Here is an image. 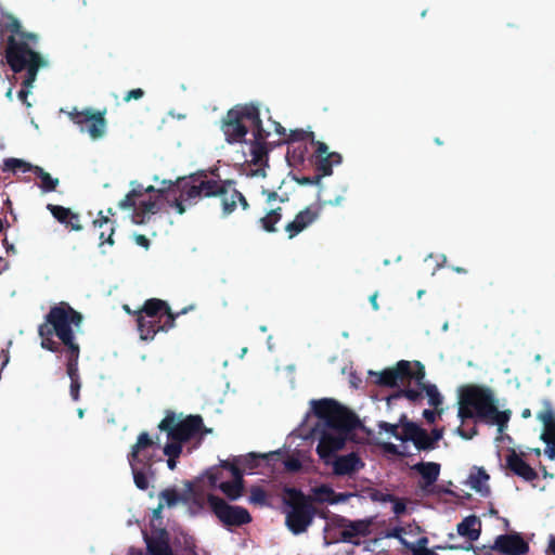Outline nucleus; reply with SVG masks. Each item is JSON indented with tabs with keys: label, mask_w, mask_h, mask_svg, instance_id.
Returning a JSON list of instances; mask_svg holds the SVG:
<instances>
[{
	"label": "nucleus",
	"mask_w": 555,
	"mask_h": 555,
	"mask_svg": "<svg viewBox=\"0 0 555 555\" xmlns=\"http://www.w3.org/2000/svg\"><path fill=\"white\" fill-rule=\"evenodd\" d=\"M249 127L253 129L254 140L253 143L266 144V141L269 137V132L263 128L262 120L260 118V112L258 111V121L250 120Z\"/></svg>",
	"instance_id": "38"
},
{
	"label": "nucleus",
	"mask_w": 555,
	"mask_h": 555,
	"mask_svg": "<svg viewBox=\"0 0 555 555\" xmlns=\"http://www.w3.org/2000/svg\"><path fill=\"white\" fill-rule=\"evenodd\" d=\"M8 20L4 28L12 36L7 39L4 57L11 70L15 74L26 72L23 79L25 87H30L37 79L38 70L46 65V61L31 46L38 43V35L22 30L20 21L12 14H3Z\"/></svg>",
	"instance_id": "1"
},
{
	"label": "nucleus",
	"mask_w": 555,
	"mask_h": 555,
	"mask_svg": "<svg viewBox=\"0 0 555 555\" xmlns=\"http://www.w3.org/2000/svg\"><path fill=\"white\" fill-rule=\"evenodd\" d=\"M149 440L145 436H142L139 442H135L131 451L128 454V462L132 470L133 481L140 490H146L149 488V476H153L152 468H145L144 466L138 465V456L141 449L149 446Z\"/></svg>",
	"instance_id": "14"
},
{
	"label": "nucleus",
	"mask_w": 555,
	"mask_h": 555,
	"mask_svg": "<svg viewBox=\"0 0 555 555\" xmlns=\"http://www.w3.org/2000/svg\"><path fill=\"white\" fill-rule=\"evenodd\" d=\"M144 96V90L141 88L130 90L124 98L125 102H129L131 100H140Z\"/></svg>",
	"instance_id": "59"
},
{
	"label": "nucleus",
	"mask_w": 555,
	"mask_h": 555,
	"mask_svg": "<svg viewBox=\"0 0 555 555\" xmlns=\"http://www.w3.org/2000/svg\"><path fill=\"white\" fill-rule=\"evenodd\" d=\"M401 428H403V439L411 441L417 451L429 452L435 450V446L429 437V433L414 422L408 421L405 415L400 417Z\"/></svg>",
	"instance_id": "13"
},
{
	"label": "nucleus",
	"mask_w": 555,
	"mask_h": 555,
	"mask_svg": "<svg viewBox=\"0 0 555 555\" xmlns=\"http://www.w3.org/2000/svg\"><path fill=\"white\" fill-rule=\"evenodd\" d=\"M185 494H180L173 488H167L159 493L160 502L166 504L168 507L177 505L180 501L186 502L190 496L194 493V483L192 481H185Z\"/></svg>",
	"instance_id": "26"
},
{
	"label": "nucleus",
	"mask_w": 555,
	"mask_h": 555,
	"mask_svg": "<svg viewBox=\"0 0 555 555\" xmlns=\"http://www.w3.org/2000/svg\"><path fill=\"white\" fill-rule=\"evenodd\" d=\"M335 524L337 527L344 528L340 538L337 541L352 543L359 545L360 541H356L358 535L365 537L370 533V522L365 520H349L343 516H337Z\"/></svg>",
	"instance_id": "17"
},
{
	"label": "nucleus",
	"mask_w": 555,
	"mask_h": 555,
	"mask_svg": "<svg viewBox=\"0 0 555 555\" xmlns=\"http://www.w3.org/2000/svg\"><path fill=\"white\" fill-rule=\"evenodd\" d=\"M391 503H393V506H392V511L396 515H401L403 513H405L406 511V505L403 501L399 500L397 496H396V500L392 501Z\"/></svg>",
	"instance_id": "61"
},
{
	"label": "nucleus",
	"mask_w": 555,
	"mask_h": 555,
	"mask_svg": "<svg viewBox=\"0 0 555 555\" xmlns=\"http://www.w3.org/2000/svg\"><path fill=\"white\" fill-rule=\"evenodd\" d=\"M382 449L385 453L399 456V457H406L409 455L408 452L400 450V448L391 442H385L382 444Z\"/></svg>",
	"instance_id": "50"
},
{
	"label": "nucleus",
	"mask_w": 555,
	"mask_h": 555,
	"mask_svg": "<svg viewBox=\"0 0 555 555\" xmlns=\"http://www.w3.org/2000/svg\"><path fill=\"white\" fill-rule=\"evenodd\" d=\"M209 197H218L221 202L224 215L233 212L237 205V198H241V192L234 188L231 180H211V190L208 191Z\"/></svg>",
	"instance_id": "12"
},
{
	"label": "nucleus",
	"mask_w": 555,
	"mask_h": 555,
	"mask_svg": "<svg viewBox=\"0 0 555 555\" xmlns=\"http://www.w3.org/2000/svg\"><path fill=\"white\" fill-rule=\"evenodd\" d=\"M44 320L38 327L43 349L59 353L62 348L79 345L75 330L80 328L83 317L68 302L61 301L51 307Z\"/></svg>",
	"instance_id": "3"
},
{
	"label": "nucleus",
	"mask_w": 555,
	"mask_h": 555,
	"mask_svg": "<svg viewBox=\"0 0 555 555\" xmlns=\"http://www.w3.org/2000/svg\"><path fill=\"white\" fill-rule=\"evenodd\" d=\"M314 415L322 420L327 428L338 430V434L324 431L317 446V453L321 460L328 463L334 453L344 448L346 434L356 429L359 424L357 414L334 399H320L312 401Z\"/></svg>",
	"instance_id": "2"
},
{
	"label": "nucleus",
	"mask_w": 555,
	"mask_h": 555,
	"mask_svg": "<svg viewBox=\"0 0 555 555\" xmlns=\"http://www.w3.org/2000/svg\"><path fill=\"white\" fill-rule=\"evenodd\" d=\"M258 121V106L254 103L236 104L220 121V129L229 144L246 142L249 121Z\"/></svg>",
	"instance_id": "9"
},
{
	"label": "nucleus",
	"mask_w": 555,
	"mask_h": 555,
	"mask_svg": "<svg viewBox=\"0 0 555 555\" xmlns=\"http://www.w3.org/2000/svg\"><path fill=\"white\" fill-rule=\"evenodd\" d=\"M211 180L207 177L204 179L177 178L176 181L163 180L158 191L171 208L176 209L179 215H183L188 206L196 204L202 197H209Z\"/></svg>",
	"instance_id": "6"
},
{
	"label": "nucleus",
	"mask_w": 555,
	"mask_h": 555,
	"mask_svg": "<svg viewBox=\"0 0 555 555\" xmlns=\"http://www.w3.org/2000/svg\"><path fill=\"white\" fill-rule=\"evenodd\" d=\"M322 206L314 204L300 210L293 221L285 225V231L289 238H294L310 224H312L321 215Z\"/></svg>",
	"instance_id": "16"
},
{
	"label": "nucleus",
	"mask_w": 555,
	"mask_h": 555,
	"mask_svg": "<svg viewBox=\"0 0 555 555\" xmlns=\"http://www.w3.org/2000/svg\"><path fill=\"white\" fill-rule=\"evenodd\" d=\"M307 151L306 146L298 147H288L287 150V159L294 160V163L301 164L305 160V153Z\"/></svg>",
	"instance_id": "48"
},
{
	"label": "nucleus",
	"mask_w": 555,
	"mask_h": 555,
	"mask_svg": "<svg viewBox=\"0 0 555 555\" xmlns=\"http://www.w3.org/2000/svg\"><path fill=\"white\" fill-rule=\"evenodd\" d=\"M36 166L37 165H33L23 159L12 157V158L4 159L2 170L3 171H12L13 173H16L17 171L34 172V168H36Z\"/></svg>",
	"instance_id": "36"
},
{
	"label": "nucleus",
	"mask_w": 555,
	"mask_h": 555,
	"mask_svg": "<svg viewBox=\"0 0 555 555\" xmlns=\"http://www.w3.org/2000/svg\"><path fill=\"white\" fill-rule=\"evenodd\" d=\"M415 365H416V371L413 372L412 371V367L410 366V375L406 376V380L408 379H415L416 384L418 387H422L423 388V385H426L424 383V378H425V367L424 365L421 363V362H415Z\"/></svg>",
	"instance_id": "47"
},
{
	"label": "nucleus",
	"mask_w": 555,
	"mask_h": 555,
	"mask_svg": "<svg viewBox=\"0 0 555 555\" xmlns=\"http://www.w3.org/2000/svg\"><path fill=\"white\" fill-rule=\"evenodd\" d=\"M315 169L318 171L317 176L325 177L331 176L333 172V165L331 160L326 156L317 157L315 158Z\"/></svg>",
	"instance_id": "44"
},
{
	"label": "nucleus",
	"mask_w": 555,
	"mask_h": 555,
	"mask_svg": "<svg viewBox=\"0 0 555 555\" xmlns=\"http://www.w3.org/2000/svg\"><path fill=\"white\" fill-rule=\"evenodd\" d=\"M305 141H313V132L306 131L304 129H295L291 130L289 134L287 135V139L285 140V143L293 144L301 143Z\"/></svg>",
	"instance_id": "42"
},
{
	"label": "nucleus",
	"mask_w": 555,
	"mask_h": 555,
	"mask_svg": "<svg viewBox=\"0 0 555 555\" xmlns=\"http://www.w3.org/2000/svg\"><path fill=\"white\" fill-rule=\"evenodd\" d=\"M440 464L436 462H420L412 466V469L421 475L420 488L429 492V488L438 480L440 475Z\"/></svg>",
	"instance_id": "22"
},
{
	"label": "nucleus",
	"mask_w": 555,
	"mask_h": 555,
	"mask_svg": "<svg viewBox=\"0 0 555 555\" xmlns=\"http://www.w3.org/2000/svg\"><path fill=\"white\" fill-rule=\"evenodd\" d=\"M250 504L255 505H264L267 503V492L263 488L259 486H253L250 488V494L248 499Z\"/></svg>",
	"instance_id": "43"
},
{
	"label": "nucleus",
	"mask_w": 555,
	"mask_h": 555,
	"mask_svg": "<svg viewBox=\"0 0 555 555\" xmlns=\"http://www.w3.org/2000/svg\"><path fill=\"white\" fill-rule=\"evenodd\" d=\"M164 454L168 456L167 465L170 470H173L177 466V459L182 453L181 446H178L176 443H166L164 449Z\"/></svg>",
	"instance_id": "39"
},
{
	"label": "nucleus",
	"mask_w": 555,
	"mask_h": 555,
	"mask_svg": "<svg viewBox=\"0 0 555 555\" xmlns=\"http://www.w3.org/2000/svg\"><path fill=\"white\" fill-rule=\"evenodd\" d=\"M358 454L351 452L347 455L337 456L333 462V473L337 476L351 475L363 467Z\"/></svg>",
	"instance_id": "23"
},
{
	"label": "nucleus",
	"mask_w": 555,
	"mask_h": 555,
	"mask_svg": "<svg viewBox=\"0 0 555 555\" xmlns=\"http://www.w3.org/2000/svg\"><path fill=\"white\" fill-rule=\"evenodd\" d=\"M367 493H369L370 499L373 502L387 503V502H392L396 500V496L393 494L385 493V492H383L378 489H374V488L369 489Z\"/></svg>",
	"instance_id": "46"
},
{
	"label": "nucleus",
	"mask_w": 555,
	"mask_h": 555,
	"mask_svg": "<svg viewBox=\"0 0 555 555\" xmlns=\"http://www.w3.org/2000/svg\"><path fill=\"white\" fill-rule=\"evenodd\" d=\"M404 397L412 403H418L423 399V390L422 387L420 389H412V388H404L399 389L395 395L390 396L388 400L390 399H397Z\"/></svg>",
	"instance_id": "40"
},
{
	"label": "nucleus",
	"mask_w": 555,
	"mask_h": 555,
	"mask_svg": "<svg viewBox=\"0 0 555 555\" xmlns=\"http://www.w3.org/2000/svg\"><path fill=\"white\" fill-rule=\"evenodd\" d=\"M219 472H209L207 474L209 483L211 487L219 488L222 493L231 501H236L243 495L244 492V478H233L232 481H222L218 483V480L220 478Z\"/></svg>",
	"instance_id": "19"
},
{
	"label": "nucleus",
	"mask_w": 555,
	"mask_h": 555,
	"mask_svg": "<svg viewBox=\"0 0 555 555\" xmlns=\"http://www.w3.org/2000/svg\"><path fill=\"white\" fill-rule=\"evenodd\" d=\"M237 459L234 460V462H229V461H222L221 462V467L225 468V469H229L233 476V478H243L244 474H243V469L237 465L238 463L236 462Z\"/></svg>",
	"instance_id": "51"
},
{
	"label": "nucleus",
	"mask_w": 555,
	"mask_h": 555,
	"mask_svg": "<svg viewBox=\"0 0 555 555\" xmlns=\"http://www.w3.org/2000/svg\"><path fill=\"white\" fill-rule=\"evenodd\" d=\"M542 440L555 441V423L544 427V433L541 436Z\"/></svg>",
	"instance_id": "60"
},
{
	"label": "nucleus",
	"mask_w": 555,
	"mask_h": 555,
	"mask_svg": "<svg viewBox=\"0 0 555 555\" xmlns=\"http://www.w3.org/2000/svg\"><path fill=\"white\" fill-rule=\"evenodd\" d=\"M298 184L300 185H313L319 184L321 181V176H311V177H301V178H295Z\"/></svg>",
	"instance_id": "57"
},
{
	"label": "nucleus",
	"mask_w": 555,
	"mask_h": 555,
	"mask_svg": "<svg viewBox=\"0 0 555 555\" xmlns=\"http://www.w3.org/2000/svg\"><path fill=\"white\" fill-rule=\"evenodd\" d=\"M310 142L313 146H315V152H314L315 158L326 156V154L328 153V146L324 142L317 141L314 138H313V141H310Z\"/></svg>",
	"instance_id": "55"
},
{
	"label": "nucleus",
	"mask_w": 555,
	"mask_h": 555,
	"mask_svg": "<svg viewBox=\"0 0 555 555\" xmlns=\"http://www.w3.org/2000/svg\"><path fill=\"white\" fill-rule=\"evenodd\" d=\"M545 443L547 444L545 453L551 460L555 459V441H548L547 439H545Z\"/></svg>",
	"instance_id": "64"
},
{
	"label": "nucleus",
	"mask_w": 555,
	"mask_h": 555,
	"mask_svg": "<svg viewBox=\"0 0 555 555\" xmlns=\"http://www.w3.org/2000/svg\"><path fill=\"white\" fill-rule=\"evenodd\" d=\"M132 190L119 202V208L127 210L134 207L137 199L142 198L145 194L144 186L135 181L131 182Z\"/></svg>",
	"instance_id": "34"
},
{
	"label": "nucleus",
	"mask_w": 555,
	"mask_h": 555,
	"mask_svg": "<svg viewBox=\"0 0 555 555\" xmlns=\"http://www.w3.org/2000/svg\"><path fill=\"white\" fill-rule=\"evenodd\" d=\"M142 436H145L150 443L147 447L141 449L138 456V465L144 466L145 468H152L154 463L162 461L160 457H156V451L158 450L159 446L154 439L150 437L146 431L139 434L137 442H139Z\"/></svg>",
	"instance_id": "25"
},
{
	"label": "nucleus",
	"mask_w": 555,
	"mask_h": 555,
	"mask_svg": "<svg viewBox=\"0 0 555 555\" xmlns=\"http://www.w3.org/2000/svg\"><path fill=\"white\" fill-rule=\"evenodd\" d=\"M133 209L132 212V221L135 224L145 223L152 215H155L159 210V205L157 199H137V204L134 207H130Z\"/></svg>",
	"instance_id": "24"
},
{
	"label": "nucleus",
	"mask_w": 555,
	"mask_h": 555,
	"mask_svg": "<svg viewBox=\"0 0 555 555\" xmlns=\"http://www.w3.org/2000/svg\"><path fill=\"white\" fill-rule=\"evenodd\" d=\"M442 436H443V429L442 428H434L429 433V437H430L435 448H437L438 441L442 438Z\"/></svg>",
	"instance_id": "62"
},
{
	"label": "nucleus",
	"mask_w": 555,
	"mask_h": 555,
	"mask_svg": "<svg viewBox=\"0 0 555 555\" xmlns=\"http://www.w3.org/2000/svg\"><path fill=\"white\" fill-rule=\"evenodd\" d=\"M207 503L214 515L225 527H241L253 520L249 512L245 507L230 505L223 499L215 494L207 495Z\"/></svg>",
	"instance_id": "10"
},
{
	"label": "nucleus",
	"mask_w": 555,
	"mask_h": 555,
	"mask_svg": "<svg viewBox=\"0 0 555 555\" xmlns=\"http://www.w3.org/2000/svg\"><path fill=\"white\" fill-rule=\"evenodd\" d=\"M276 454H280L279 451L276 452H271V453H268V454H257V453H248L244 456H241L236 460V462L246 470H249L250 473L256 469L257 467H259L260 465V461L264 460V459H268L270 456H273V455H276Z\"/></svg>",
	"instance_id": "33"
},
{
	"label": "nucleus",
	"mask_w": 555,
	"mask_h": 555,
	"mask_svg": "<svg viewBox=\"0 0 555 555\" xmlns=\"http://www.w3.org/2000/svg\"><path fill=\"white\" fill-rule=\"evenodd\" d=\"M93 225L98 228H104L99 235L100 244L99 246L102 248L105 244L109 246L114 245L113 235L115 233V228L113 227V222L108 217L103 216V212H99V217L93 221Z\"/></svg>",
	"instance_id": "29"
},
{
	"label": "nucleus",
	"mask_w": 555,
	"mask_h": 555,
	"mask_svg": "<svg viewBox=\"0 0 555 555\" xmlns=\"http://www.w3.org/2000/svg\"><path fill=\"white\" fill-rule=\"evenodd\" d=\"M456 433L459 436H461L463 439L469 440L474 438L478 434V429L476 426L472 427L469 430L464 429L463 427H457Z\"/></svg>",
	"instance_id": "58"
},
{
	"label": "nucleus",
	"mask_w": 555,
	"mask_h": 555,
	"mask_svg": "<svg viewBox=\"0 0 555 555\" xmlns=\"http://www.w3.org/2000/svg\"><path fill=\"white\" fill-rule=\"evenodd\" d=\"M47 209L51 212L55 220L65 225L66 229H69L70 231L82 230L79 214L74 212L70 208L61 205L48 204Z\"/></svg>",
	"instance_id": "21"
},
{
	"label": "nucleus",
	"mask_w": 555,
	"mask_h": 555,
	"mask_svg": "<svg viewBox=\"0 0 555 555\" xmlns=\"http://www.w3.org/2000/svg\"><path fill=\"white\" fill-rule=\"evenodd\" d=\"M284 493L287 506L285 524L292 533L301 534L312 525L317 514L313 500L297 488H285Z\"/></svg>",
	"instance_id": "7"
},
{
	"label": "nucleus",
	"mask_w": 555,
	"mask_h": 555,
	"mask_svg": "<svg viewBox=\"0 0 555 555\" xmlns=\"http://www.w3.org/2000/svg\"><path fill=\"white\" fill-rule=\"evenodd\" d=\"M61 353L64 354L66 360V374L70 380L80 379L79 375V357H80V346H73L67 348H62Z\"/></svg>",
	"instance_id": "27"
},
{
	"label": "nucleus",
	"mask_w": 555,
	"mask_h": 555,
	"mask_svg": "<svg viewBox=\"0 0 555 555\" xmlns=\"http://www.w3.org/2000/svg\"><path fill=\"white\" fill-rule=\"evenodd\" d=\"M505 462L506 467L524 480L533 481L538 478V473L515 450H509Z\"/></svg>",
	"instance_id": "20"
},
{
	"label": "nucleus",
	"mask_w": 555,
	"mask_h": 555,
	"mask_svg": "<svg viewBox=\"0 0 555 555\" xmlns=\"http://www.w3.org/2000/svg\"><path fill=\"white\" fill-rule=\"evenodd\" d=\"M105 111L94 112L92 108L78 111L74 108L69 113L70 120L80 126L81 131H87L92 139L104 135L106 129Z\"/></svg>",
	"instance_id": "11"
},
{
	"label": "nucleus",
	"mask_w": 555,
	"mask_h": 555,
	"mask_svg": "<svg viewBox=\"0 0 555 555\" xmlns=\"http://www.w3.org/2000/svg\"><path fill=\"white\" fill-rule=\"evenodd\" d=\"M545 409L538 414V418L543 423L544 427L551 424H555V414L548 402L545 404Z\"/></svg>",
	"instance_id": "49"
},
{
	"label": "nucleus",
	"mask_w": 555,
	"mask_h": 555,
	"mask_svg": "<svg viewBox=\"0 0 555 555\" xmlns=\"http://www.w3.org/2000/svg\"><path fill=\"white\" fill-rule=\"evenodd\" d=\"M491 548L505 555H524L529 545L519 533H511L496 537Z\"/></svg>",
	"instance_id": "18"
},
{
	"label": "nucleus",
	"mask_w": 555,
	"mask_h": 555,
	"mask_svg": "<svg viewBox=\"0 0 555 555\" xmlns=\"http://www.w3.org/2000/svg\"><path fill=\"white\" fill-rule=\"evenodd\" d=\"M146 546L151 555H173L168 540L163 535L146 539Z\"/></svg>",
	"instance_id": "31"
},
{
	"label": "nucleus",
	"mask_w": 555,
	"mask_h": 555,
	"mask_svg": "<svg viewBox=\"0 0 555 555\" xmlns=\"http://www.w3.org/2000/svg\"><path fill=\"white\" fill-rule=\"evenodd\" d=\"M489 478V475L483 468H477V470L469 476V485L476 492L487 496L490 494V488L487 485Z\"/></svg>",
	"instance_id": "30"
},
{
	"label": "nucleus",
	"mask_w": 555,
	"mask_h": 555,
	"mask_svg": "<svg viewBox=\"0 0 555 555\" xmlns=\"http://www.w3.org/2000/svg\"><path fill=\"white\" fill-rule=\"evenodd\" d=\"M193 306L173 312L167 301L159 298H150L142 307L133 311L137 330L142 340H153L157 333H167L176 325L178 317L192 310Z\"/></svg>",
	"instance_id": "5"
},
{
	"label": "nucleus",
	"mask_w": 555,
	"mask_h": 555,
	"mask_svg": "<svg viewBox=\"0 0 555 555\" xmlns=\"http://www.w3.org/2000/svg\"><path fill=\"white\" fill-rule=\"evenodd\" d=\"M284 467L288 473H298L301 469L302 464L298 457L288 456L284 461Z\"/></svg>",
	"instance_id": "52"
},
{
	"label": "nucleus",
	"mask_w": 555,
	"mask_h": 555,
	"mask_svg": "<svg viewBox=\"0 0 555 555\" xmlns=\"http://www.w3.org/2000/svg\"><path fill=\"white\" fill-rule=\"evenodd\" d=\"M370 375L376 377L374 382L380 387H396L399 382L403 383L406 380V376L410 375V362L401 360L396 366L385 369L382 372L370 371Z\"/></svg>",
	"instance_id": "15"
},
{
	"label": "nucleus",
	"mask_w": 555,
	"mask_h": 555,
	"mask_svg": "<svg viewBox=\"0 0 555 555\" xmlns=\"http://www.w3.org/2000/svg\"><path fill=\"white\" fill-rule=\"evenodd\" d=\"M34 173L40 180L39 188L46 192H54L60 183L57 178H53L49 172H47L42 167L36 166L34 168Z\"/></svg>",
	"instance_id": "32"
},
{
	"label": "nucleus",
	"mask_w": 555,
	"mask_h": 555,
	"mask_svg": "<svg viewBox=\"0 0 555 555\" xmlns=\"http://www.w3.org/2000/svg\"><path fill=\"white\" fill-rule=\"evenodd\" d=\"M481 532V522L475 515L465 517L457 525V533L468 539V541H476Z\"/></svg>",
	"instance_id": "28"
},
{
	"label": "nucleus",
	"mask_w": 555,
	"mask_h": 555,
	"mask_svg": "<svg viewBox=\"0 0 555 555\" xmlns=\"http://www.w3.org/2000/svg\"><path fill=\"white\" fill-rule=\"evenodd\" d=\"M511 414L509 410L499 411L494 393L488 387L466 385L460 390L457 416L462 422L474 418L496 425L502 434L507 428Z\"/></svg>",
	"instance_id": "4"
},
{
	"label": "nucleus",
	"mask_w": 555,
	"mask_h": 555,
	"mask_svg": "<svg viewBox=\"0 0 555 555\" xmlns=\"http://www.w3.org/2000/svg\"><path fill=\"white\" fill-rule=\"evenodd\" d=\"M313 492L317 496V501L318 498H332L333 495H335V491L326 485H322L320 487L314 488Z\"/></svg>",
	"instance_id": "54"
},
{
	"label": "nucleus",
	"mask_w": 555,
	"mask_h": 555,
	"mask_svg": "<svg viewBox=\"0 0 555 555\" xmlns=\"http://www.w3.org/2000/svg\"><path fill=\"white\" fill-rule=\"evenodd\" d=\"M282 219V208L278 207L274 209H271L267 212V215L262 218H260L259 222L261 224V228L266 232H275V224L280 222Z\"/></svg>",
	"instance_id": "35"
},
{
	"label": "nucleus",
	"mask_w": 555,
	"mask_h": 555,
	"mask_svg": "<svg viewBox=\"0 0 555 555\" xmlns=\"http://www.w3.org/2000/svg\"><path fill=\"white\" fill-rule=\"evenodd\" d=\"M158 429L167 434L168 443L181 446L199 436L211 433V429L205 427L201 415H188L180 420L175 412L167 411L165 417L158 424Z\"/></svg>",
	"instance_id": "8"
},
{
	"label": "nucleus",
	"mask_w": 555,
	"mask_h": 555,
	"mask_svg": "<svg viewBox=\"0 0 555 555\" xmlns=\"http://www.w3.org/2000/svg\"><path fill=\"white\" fill-rule=\"evenodd\" d=\"M250 163L255 166L268 164V149L266 144L250 142Z\"/></svg>",
	"instance_id": "37"
},
{
	"label": "nucleus",
	"mask_w": 555,
	"mask_h": 555,
	"mask_svg": "<svg viewBox=\"0 0 555 555\" xmlns=\"http://www.w3.org/2000/svg\"><path fill=\"white\" fill-rule=\"evenodd\" d=\"M134 241L141 247H144V248L150 247V240L143 234L135 235Z\"/></svg>",
	"instance_id": "63"
},
{
	"label": "nucleus",
	"mask_w": 555,
	"mask_h": 555,
	"mask_svg": "<svg viewBox=\"0 0 555 555\" xmlns=\"http://www.w3.org/2000/svg\"><path fill=\"white\" fill-rule=\"evenodd\" d=\"M80 388H81L80 379L70 380L69 393H70V397H72V399L74 401H78L79 400Z\"/></svg>",
	"instance_id": "56"
},
{
	"label": "nucleus",
	"mask_w": 555,
	"mask_h": 555,
	"mask_svg": "<svg viewBox=\"0 0 555 555\" xmlns=\"http://www.w3.org/2000/svg\"><path fill=\"white\" fill-rule=\"evenodd\" d=\"M399 426H401V423H399V424H390V423L385 422V421H380L377 424V427L379 429L385 430L386 433L390 434L396 439H398V440H400L402 442H405V440L403 439V430L401 433L398 431Z\"/></svg>",
	"instance_id": "45"
},
{
	"label": "nucleus",
	"mask_w": 555,
	"mask_h": 555,
	"mask_svg": "<svg viewBox=\"0 0 555 555\" xmlns=\"http://www.w3.org/2000/svg\"><path fill=\"white\" fill-rule=\"evenodd\" d=\"M422 390L426 392L429 405L434 406L435 409H438L442 404V396L440 395L436 385H423Z\"/></svg>",
	"instance_id": "41"
},
{
	"label": "nucleus",
	"mask_w": 555,
	"mask_h": 555,
	"mask_svg": "<svg viewBox=\"0 0 555 555\" xmlns=\"http://www.w3.org/2000/svg\"><path fill=\"white\" fill-rule=\"evenodd\" d=\"M351 494L350 493H336L332 498H318V502H327L330 504H337L345 502Z\"/></svg>",
	"instance_id": "53"
}]
</instances>
